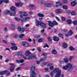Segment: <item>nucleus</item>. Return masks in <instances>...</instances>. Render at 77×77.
<instances>
[{
    "mask_svg": "<svg viewBox=\"0 0 77 77\" xmlns=\"http://www.w3.org/2000/svg\"><path fill=\"white\" fill-rule=\"evenodd\" d=\"M16 9V8L14 6H12L11 8V11H14Z\"/></svg>",
    "mask_w": 77,
    "mask_h": 77,
    "instance_id": "nucleus-28",
    "label": "nucleus"
},
{
    "mask_svg": "<svg viewBox=\"0 0 77 77\" xmlns=\"http://www.w3.org/2000/svg\"><path fill=\"white\" fill-rule=\"evenodd\" d=\"M9 12H10V11H5L4 12V14H9Z\"/></svg>",
    "mask_w": 77,
    "mask_h": 77,
    "instance_id": "nucleus-36",
    "label": "nucleus"
},
{
    "mask_svg": "<svg viewBox=\"0 0 77 77\" xmlns=\"http://www.w3.org/2000/svg\"><path fill=\"white\" fill-rule=\"evenodd\" d=\"M68 68L69 69H72L74 68L73 64L70 63H68L66 66L63 67L64 69H67Z\"/></svg>",
    "mask_w": 77,
    "mask_h": 77,
    "instance_id": "nucleus-3",
    "label": "nucleus"
},
{
    "mask_svg": "<svg viewBox=\"0 0 77 77\" xmlns=\"http://www.w3.org/2000/svg\"><path fill=\"white\" fill-rule=\"evenodd\" d=\"M62 8L63 9H67L68 8V6L66 5H63L62 6Z\"/></svg>",
    "mask_w": 77,
    "mask_h": 77,
    "instance_id": "nucleus-32",
    "label": "nucleus"
},
{
    "mask_svg": "<svg viewBox=\"0 0 77 77\" xmlns=\"http://www.w3.org/2000/svg\"><path fill=\"white\" fill-rule=\"evenodd\" d=\"M10 15L11 16H14V15H15V11H13L10 13Z\"/></svg>",
    "mask_w": 77,
    "mask_h": 77,
    "instance_id": "nucleus-20",
    "label": "nucleus"
},
{
    "mask_svg": "<svg viewBox=\"0 0 77 77\" xmlns=\"http://www.w3.org/2000/svg\"><path fill=\"white\" fill-rule=\"evenodd\" d=\"M3 2L5 3H9V0H2Z\"/></svg>",
    "mask_w": 77,
    "mask_h": 77,
    "instance_id": "nucleus-37",
    "label": "nucleus"
},
{
    "mask_svg": "<svg viewBox=\"0 0 77 77\" xmlns=\"http://www.w3.org/2000/svg\"><path fill=\"white\" fill-rule=\"evenodd\" d=\"M45 31V30H44V29L42 30L41 31V33H43V32H44Z\"/></svg>",
    "mask_w": 77,
    "mask_h": 77,
    "instance_id": "nucleus-61",
    "label": "nucleus"
},
{
    "mask_svg": "<svg viewBox=\"0 0 77 77\" xmlns=\"http://www.w3.org/2000/svg\"><path fill=\"white\" fill-rule=\"evenodd\" d=\"M42 23V22L39 21L38 20H36L35 21L36 25H37V26H41Z\"/></svg>",
    "mask_w": 77,
    "mask_h": 77,
    "instance_id": "nucleus-11",
    "label": "nucleus"
},
{
    "mask_svg": "<svg viewBox=\"0 0 77 77\" xmlns=\"http://www.w3.org/2000/svg\"><path fill=\"white\" fill-rule=\"evenodd\" d=\"M67 24H71V23H72V21L71 20L68 19L67 20Z\"/></svg>",
    "mask_w": 77,
    "mask_h": 77,
    "instance_id": "nucleus-18",
    "label": "nucleus"
},
{
    "mask_svg": "<svg viewBox=\"0 0 77 77\" xmlns=\"http://www.w3.org/2000/svg\"><path fill=\"white\" fill-rule=\"evenodd\" d=\"M37 50L38 51H41V48L40 47H38L37 48Z\"/></svg>",
    "mask_w": 77,
    "mask_h": 77,
    "instance_id": "nucleus-43",
    "label": "nucleus"
},
{
    "mask_svg": "<svg viewBox=\"0 0 77 77\" xmlns=\"http://www.w3.org/2000/svg\"><path fill=\"white\" fill-rule=\"evenodd\" d=\"M48 26L50 27H53L54 26V25H57V23L55 21H53V23H52V22L49 21H48Z\"/></svg>",
    "mask_w": 77,
    "mask_h": 77,
    "instance_id": "nucleus-5",
    "label": "nucleus"
},
{
    "mask_svg": "<svg viewBox=\"0 0 77 77\" xmlns=\"http://www.w3.org/2000/svg\"><path fill=\"white\" fill-rule=\"evenodd\" d=\"M51 52L52 54H57V51H56V50L55 49L52 50Z\"/></svg>",
    "mask_w": 77,
    "mask_h": 77,
    "instance_id": "nucleus-22",
    "label": "nucleus"
},
{
    "mask_svg": "<svg viewBox=\"0 0 77 77\" xmlns=\"http://www.w3.org/2000/svg\"><path fill=\"white\" fill-rule=\"evenodd\" d=\"M28 41L29 42H31V41H32V39L30 38H28Z\"/></svg>",
    "mask_w": 77,
    "mask_h": 77,
    "instance_id": "nucleus-62",
    "label": "nucleus"
},
{
    "mask_svg": "<svg viewBox=\"0 0 77 77\" xmlns=\"http://www.w3.org/2000/svg\"><path fill=\"white\" fill-rule=\"evenodd\" d=\"M54 71L56 72L57 73L55 77H60L61 75V70H59V68H56L54 69Z\"/></svg>",
    "mask_w": 77,
    "mask_h": 77,
    "instance_id": "nucleus-4",
    "label": "nucleus"
},
{
    "mask_svg": "<svg viewBox=\"0 0 77 77\" xmlns=\"http://www.w3.org/2000/svg\"><path fill=\"white\" fill-rule=\"evenodd\" d=\"M30 70L32 71L30 74L31 77H37L36 73L35 72V66H32L30 68Z\"/></svg>",
    "mask_w": 77,
    "mask_h": 77,
    "instance_id": "nucleus-2",
    "label": "nucleus"
},
{
    "mask_svg": "<svg viewBox=\"0 0 77 77\" xmlns=\"http://www.w3.org/2000/svg\"><path fill=\"white\" fill-rule=\"evenodd\" d=\"M72 23L74 25H76L77 23V20H74V21H73L72 22Z\"/></svg>",
    "mask_w": 77,
    "mask_h": 77,
    "instance_id": "nucleus-35",
    "label": "nucleus"
},
{
    "mask_svg": "<svg viewBox=\"0 0 77 77\" xmlns=\"http://www.w3.org/2000/svg\"><path fill=\"white\" fill-rule=\"evenodd\" d=\"M62 47L64 48H66L67 47V44L66 43H64Z\"/></svg>",
    "mask_w": 77,
    "mask_h": 77,
    "instance_id": "nucleus-21",
    "label": "nucleus"
},
{
    "mask_svg": "<svg viewBox=\"0 0 77 77\" xmlns=\"http://www.w3.org/2000/svg\"><path fill=\"white\" fill-rule=\"evenodd\" d=\"M56 12L57 14H59L60 13L62 12H63V10L62 9H58L56 10Z\"/></svg>",
    "mask_w": 77,
    "mask_h": 77,
    "instance_id": "nucleus-12",
    "label": "nucleus"
},
{
    "mask_svg": "<svg viewBox=\"0 0 77 77\" xmlns=\"http://www.w3.org/2000/svg\"><path fill=\"white\" fill-rule=\"evenodd\" d=\"M71 14L72 15H75L77 14V13L75 12L72 11L71 13Z\"/></svg>",
    "mask_w": 77,
    "mask_h": 77,
    "instance_id": "nucleus-29",
    "label": "nucleus"
},
{
    "mask_svg": "<svg viewBox=\"0 0 77 77\" xmlns=\"http://www.w3.org/2000/svg\"><path fill=\"white\" fill-rule=\"evenodd\" d=\"M49 69L50 70H53V69H54V67L53 66H51L49 67Z\"/></svg>",
    "mask_w": 77,
    "mask_h": 77,
    "instance_id": "nucleus-44",
    "label": "nucleus"
},
{
    "mask_svg": "<svg viewBox=\"0 0 77 77\" xmlns=\"http://www.w3.org/2000/svg\"><path fill=\"white\" fill-rule=\"evenodd\" d=\"M67 0H64L63 1V2L64 3H67Z\"/></svg>",
    "mask_w": 77,
    "mask_h": 77,
    "instance_id": "nucleus-50",
    "label": "nucleus"
},
{
    "mask_svg": "<svg viewBox=\"0 0 77 77\" xmlns=\"http://www.w3.org/2000/svg\"><path fill=\"white\" fill-rule=\"evenodd\" d=\"M53 40L54 41H59V38H58L57 37H54L53 38Z\"/></svg>",
    "mask_w": 77,
    "mask_h": 77,
    "instance_id": "nucleus-27",
    "label": "nucleus"
},
{
    "mask_svg": "<svg viewBox=\"0 0 77 77\" xmlns=\"http://www.w3.org/2000/svg\"><path fill=\"white\" fill-rule=\"evenodd\" d=\"M69 49L71 51H74L75 50V48L72 46H70L69 47Z\"/></svg>",
    "mask_w": 77,
    "mask_h": 77,
    "instance_id": "nucleus-26",
    "label": "nucleus"
},
{
    "mask_svg": "<svg viewBox=\"0 0 77 77\" xmlns=\"http://www.w3.org/2000/svg\"><path fill=\"white\" fill-rule=\"evenodd\" d=\"M61 19L62 20V21H65L66 20V18L64 17H61Z\"/></svg>",
    "mask_w": 77,
    "mask_h": 77,
    "instance_id": "nucleus-39",
    "label": "nucleus"
},
{
    "mask_svg": "<svg viewBox=\"0 0 77 77\" xmlns=\"http://www.w3.org/2000/svg\"><path fill=\"white\" fill-rule=\"evenodd\" d=\"M55 18L56 19V20H57V21H60V19H59V18L58 17H57V16L55 17Z\"/></svg>",
    "mask_w": 77,
    "mask_h": 77,
    "instance_id": "nucleus-49",
    "label": "nucleus"
},
{
    "mask_svg": "<svg viewBox=\"0 0 77 77\" xmlns=\"http://www.w3.org/2000/svg\"><path fill=\"white\" fill-rule=\"evenodd\" d=\"M8 72L6 71H5L3 72H0V75H4L5 73H7Z\"/></svg>",
    "mask_w": 77,
    "mask_h": 77,
    "instance_id": "nucleus-15",
    "label": "nucleus"
},
{
    "mask_svg": "<svg viewBox=\"0 0 77 77\" xmlns=\"http://www.w3.org/2000/svg\"><path fill=\"white\" fill-rule=\"evenodd\" d=\"M64 35H65V36H66L67 37L70 36V35H69V34L68 33V34H66L65 33L64 34Z\"/></svg>",
    "mask_w": 77,
    "mask_h": 77,
    "instance_id": "nucleus-52",
    "label": "nucleus"
},
{
    "mask_svg": "<svg viewBox=\"0 0 77 77\" xmlns=\"http://www.w3.org/2000/svg\"><path fill=\"white\" fill-rule=\"evenodd\" d=\"M15 19L16 21H20V20H21V17L20 18V19L19 18H18L17 17H15Z\"/></svg>",
    "mask_w": 77,
    "mask_h": 77,
    "instance_id": "nucleus-30",
    "label": "nucleus"
},
{
    "mask_svg": "<svg viewBox=\"0 0 77 77\" xmlns=\"http://www.w3.org/2000/svg\"><path fill=\"white\" fill-rule=\"evenodd\" d=\"M44 5L45 7H51V4L50 3H47L45 4Z\"/></svg>",
    "mask_w": 77,
    "mask_h": 77,
    "instance_id": "nucleus-14",
    "label": "nucleus"
},
{
    "mask_svg": "<svg viewBox=\"0 0 77 77\" xmlns=\"http://www.w3.org/2000/svg\"><path fill=\"white\" fill-rule=\"evenodd\" d=\"M43 41V38H41L40 39H39L38 40V42H42Z\"/></svg>",
    "mask_w": 77,
    "mask_h": 77,
    "instance_id": "nucleus-40",
    "label": "nucleus"
},
{
    "mask_svg": "<svg viewBox=\"0 0 77 77\" xmlns=\"http://www.w3.org/2000/svg\"><path fill=\"white\" fill-rule=\"evenodd\" d=\"M31 54V53L29 51H26L25 53V55L26 56H29L28 58V60H30V59H32V58H33V57L34 59H37V57L36 56V55H30Z\"/></svg>",
    "mask_w": 77,
    "mask_h": 77,
    "instance_id": "nucleus-1",
    "label": "nucleus"
},
{
    "mask_svg": "<svg viewBox=\"0 0 77 77\" xmlns=\"http://www.w3.org/2000/svg\"><path fill=\"white\" fill-rule=\"evenodd\" d=\"M24 62V60L23 59H21L20 60V63H23Z\"/></svg>",
    "mask_w": 77,
    "mask_h": 77,
    "instance_id": "nucleus-47",
    "label": "nucleus"
},
{
    "mask_svg": "<svg viewBox=\"0 0 77 77\" xmlns=\"http://www.w3.org/2000/svg\"><path fill=\"white\" fill-rule=\"evenodd\" d=\"M10 65L11 66L10 71V72H13L14 71V64L10 63Z\"/></svg>",
    "mask_w": 77,
    "mask_h": 77,
    "instance_id": "nucleus-7",
    "label": "nucleus"
},
{
    "mask_svg": "<svg viewBox=\"0 0 77 77\" xmlns=\"http://www.w3.org/2000/svg\"><path fill=\"white\" fill-rule=\"evenodd\" d=\"M6 71L7 72L5 73H6L7 75H11V73H10L9 72H8V71Z\"/></svg>",
    "mask_w": 77,
    "mask_h": 77,
    "instance_id": "nucleus-46",
    "label": "nucleus"
},
{
    "mask_svg": "<svg viewBox=\"0 0 77 77\" xmlns=\"http://www.w3.org/2000/svg\"><path fill=\"white\" fill-rule=\"evenodd\" d=\"M76 5V2H73L71 3V5L72 6H74Z\"/></svg>",
    "mask_w": 77,
    "mask_h": 77,
    "instance_id": "nucleus-25",
    "label": "nucleus"
},
{
    "mask_svg": "<svg viewBox=\"0 0 77 77\" xmlns=\"http://www.w3.org/2000/svg\"><path fill=\"white\" fill-rule=\"evenodd\" d=\"M56 4H58L60 6H62V3H61L60 2H56Z\"/></svg>",
    "mask_w": 77,
    "mask_h": 77,
    "instance_id": "nucleus-38",
    "label": "nucleus"
},
{
    "mask_svg": "<svg viewBox=\"0 0 77 77\" xmlns=\"http://www.w3.org/2000/svg\"><path fill=\"white\" fill-rule=\"evenodd\" d=\"M24 34H21L19 35V37L22 40L23 39V38L24 37Z\"/></svg>",
    "mask_w": 77,
    "mask_h": 77,
    "instance_id": "nucleus-24",
    "label": "nucleus"
},
{
    "mask_svg": "<svg viewBox=\"0 0 77 77\" xmlns=\"http://www.w3.org/2000/svg\"><path fill=\"white\" fill-rule=\"evenodd\" d=\"M11 28L12 30H15V25H11Z\"/></svg>",
    "mask_w": 77,
    "mask_h": 77,
    "instance_id": "nucleus-19",
    "label": "nucleus"
},
{
    "mask_svg": "<svg viewBox=\"0 0 77 77\" xmlns=\"http://www.w3.org/2000/svg\"><path fill=\"white\" fill-rule=\"evenodd\" d=\"M51 65H52V63H49L48 65L47 66H51Z\"/></svg>",
    "mask_w": 77,
    "mask_h": 77,
    "instance_id": "nucleus-59",
    "label": "nucleus"
},
{
    "mask_svg": "<svg viewBox=\"0 0 77 77\" xmlns=\"http://www.w3.org/2000/svg\"><path fill=\"white\" fill-rule=\"evenodd\" d=\"M30 18L29 17H26L24 19V17H23V16L20 17V21L21 22H23V21H27L29 20H30Z\"/></svg>",
    "mask_w": 77,
    "mask_h": 77,
    "instance_id": "nucleus-6",
    "label": "nucleus"
},
{
    "mask_svg": "<svg viewBox=\"0 0 77 77\" xmlns=\"http://www.w3.org/2000/svg\"><path fill=\"white\" fill-rule=\"evenodd\" d=\"M60 77H64V75L63 74H62Z\"/></svg>",
    "mask_w": 77,
    "mask_h": 77,
    "instance_id": "nucleus-64",
    "label": "nucleus"
},
{
    "mask_svg": "<svg viewBox=\"0 0 77 77\" xmlns=\"http://www.w3.org/2000/svg\"><path fill=\"white\" fill-rule=\"evenodd\" d=\"M21 69V67H19L17 68L16 70V71H18V70H19V69Z\"/></svg>",
    "mask_w": 77,
    "mask_h": 77,
    "instance_id": "nucleus-54",
    "label": "nucleus"
},
{
    "mask_svg": "<svg viewBox=\"0 0 77 77\" xmlns=\"http://www.w3.org/2000/svg\"><path fill=\"white\" fill-rule=\"evenodd\" d=\"M54 73V72H51V73L50 74V75H51V77H53L54 75H53V73Z\"/></svg>",
    "mask_w": 77,
    "mask_h": 77,
    "instance_id": "nucleus-48",
    "label": "nucleus"
},
{
    "mask_svg": "<svg viewBox=\"0 0 77 77\" xmlns=\"http://www.w3.org/2000/svg\"><path fill=\"white\" fill-rule=\"evenodd\" d=\"M18 31H19V32H20V33H23V32H24V31L25 30L23 28H21V26L18 27Z\"/></svg>",
    "mask_w": 77,
    "mask_h": 77,
    "instance_id": "nucleus-10",
    "label": "nucleus"
},
{
    "mask_svg": "<svg viewBox=\"0 0 77 77\" xmlns=\"http://www.w3.org/2000/svg\"><path fill=\"white\" fill-rule=\"evenodd\" d=\"M37 16L39 17H44V15L41 13L37 14Z\"/></svg>",
    "mask_w": 77,
    "mask_h": 77,
    "instance_id": "nucleus-17",
    "label": "nucleus"
},
{
    "mask_svg": "<svg viewBox=\"0 0 77 77\" xmlns=\"http://www.w3.org/2000/svg\"><path fill=\"white\" fill-rule=\"evenodd\" d=\"M64 61L65 63H68V60L67 58H65L64 59Z\"/></svg>",
    "mask_w": 77,
    "mask_h": 77,
    "instance_id": "nucleus-33",
    "label": "nucleus"
},
{
    "mask_svg": "<svg viewBox=\"0 0 77 77\" xmlns=\"http://www.w3.org/2000/svg\"><path fill=\"white\" fill-rule=\"evenodd\" d=\"M16 7L22 6H23V3L21 2H19V3H16Z\"/></svg>",
    "mask_w": 77,
    "mask_h": 77,
    "instance_id": "nucleus-13",
    "label": "nucleus"
},
{
    "mask_svg": "<svg viewBox=\"0 0 77 77\" xmlns=\"http://www.w3.org/2000/svg\"><path fill=\"white\" fill-rule=\"evenodd\" d=\"M45 46H46V47H48H48H49L48 45L47 44V43H45Z\"/></svg>",
    "mask_w": 77,
    "mask_h": 77,
    "instance_id": "nucleus-58",
    "label": "nucleus"
},
{
    "mask_svg": "<svg viewBox=\"0 0 77 77\" xmlns=\"http://www.w3.org/2000/svg\"><path fill=\"white\" fill-rule=\"evenodd\" d=\"M18 37V36L17 34H15L14 36V38L16 39H17Z\"/></svg>",
    "mask_w": 77,
    "mask_h": 77,
    "instance_id": "nucleus-45",
    "label": "nucleus"
},
{
    "mask_svg": "<svg viewBox=\"0 0 77 77\" xmlns=\"http://www.w3.org/2000/svg\"><path fill=\"white\" fill-rule=\"evenodd\" d=\"M21 54H22V52H20L17 53L18 55H20L21 56H22V57H24V55Z\"/></svg>",
    "mask_w": 77,
    "mask_h": 77,
    "instance_id": "nucleus-31",
    "label": "nucleus"
},
{
    "mask_svg": "<svg viewBox=\"0 0 77 77\" xmlns=\"http://www.w3.org/2000/svg\"><path fill=\"white\" fill-rule=\"evenodd\" d=\"M47 65L46 62H44L42 63V65Z\"/></svg>",
    "mask_w": 77,
    "mask_h": 77,
    "instance_id": "nucleus-60",
    "label": "nucleus"
},
{
    "mask_svg": "<svg viewBox=\"0 0 77 77\" xmlns=\"http://www.w3.org/2000/svg\"><path fill=\"white\" fill-rule=\"evenodd\" d=\"M22 45L24 46V47H28L29 46V44L26 42H23L22 43Z\"/></svg>",
    "mask_w": 77,
    "mask_h": 77,
    "instance_id": "nucleus-9",
    "label": "nucleus"
},
{
    "mask_svg": "<svg viewBox=\"0 0 77 77\" xmlns=\"http://www.w3.org/2000/svg\"><path fill=\"white\" fill-rule=\"evenodd\" d=\"M11 48L12 50H18V48H17V47L16 46L11 47Z\"/></svg>",
    "mask_w": 77,
    "mask_h": 77,
    "instance_id": "nucleus-23",
    "label": "nucleus"
},
{
    "mask_svg": "<svg viewBox=\"0 0 77 77\" xmlns=\"http://www.w3.org/2000/svg\"><path fill=\"white\" fill-rule=\"evenodd\" d=\"M3 42H4V43H5V44H7V41H6L3 40Z\"/></svg>",
    "mask_w": 77,
    "mask_h": 77,
    "instance_id": "nucleus-55",
    "label": "nucleus"
},
{
    "mask_svg": "<svg viewBox=\"0 0 77 77\" xmlns=\"http://www.w3.org/2000/svg\"><path fill=\"white\" fill-rule=\"evenodd\" d=\"M40 26H41L42 27H43V28H46V25L44 23H43L42 22Z\"/></svg>",
    "mask_w": 77,
    "mask_h": 77,
    "instance_id": "nucleus-16",
    "label": "nucleus"
},
{
    "mask_svg": "<svg viewBox=\"0 0 77 77\" xmlns=\"http://www.w3.org/2000/svg\"><path fill=\"white\" fill-rule=\"evenodd\" d=\"M45 60V59L41 58L40 59V62H43V61Z\"/></svg>",
    "mask_w": 77,
    "mask_h": 77,
    "instance_id": "nucleus-53",
    "label": "nucleus"
},
{
    "mask_svg": "<svg viewBox=\"0 0 77 77\" xmlns=\"http://www.w3.org/2000/svg\"><path fill=\"white\" fill-rule=\"evenodd\" d=\"M48 41H49L50 42H51V38L50 37H48Z\"/></svg>",
    "mask_w": 77,
    "mask_h": 77,
    "instance_id": "nucleus-51",
    "label": "nucleus"
},
{
    "mask_svg": "<svg viewBox=\"0 0 77 77\" xmlns=\"http://www.w3.org/2000/svg\"><path fill=\"white\" fill-rule=\"evenodd\" d=\"M11 45H12V46H15V45H16V44L14 43H11Z\"/></svg>",
    "mask_w": 77,
    "mask_h": 77,
    "instance_id": "nucleus-57",
    "label": "nucleus"
},
{
    "mask_svg": "<svg viewBox=\"0 0 77 77\" xmlns=\"http://www.w3.org/2000/svg\"><path fill=\"white\" fill-rule=\"evenodd\" d=\"M36 62L37 65H39V64H40V61H37Z\"/></svg>",
    "mask_w": 77,
    "mask_h": 77,
    "instance_id": "nucleus-56",
    "label": "nucleus"
},
{
    "mask_svg": "<svg viewBox=\"0 0 77 77\" xmlns=\"http://www.w3.org/2000/svg\"><path fill=\"white\" fill-rule=\"evenodd\" d=\"M6 50H8V51H11L10 50V49H9V48H6Z\"/></svg>",
    "mask_w": 77,
    "mask_h": 77,
    "instance_id": "nucleus-63",
    "label": "nucleus"
},
{
    "mask_svg": "<svg viewBox=\"0 0 77 77\" xmlns=\"http://www.w3.org/2000/svg\"><path fill=\"white\" fill-rule=\"evenodd\" d=\"M73 58H74V56H70L69 59V60L70 61H71V60H72V59H73Z\"/></svg>",
    "mask_w": 77,
    "mask_h": 77,
    "instance_id": "nucleus-42",
    "label": "nucleus"
},
{
    "mask_svg": "<svg viewBox=\"0 0 77 77\" xmlns=\"http://www.w3.org/2000/svg\"><path fill=\"white\" fill-rule=\"evenodd\" d=\"M59 36L60 37H61L63 39V35L62 34H59Z\"/></svg>",
    "mask_w": 77,
    "mask_h": 77,
    "instance_id": "nucleus-41",
    "label": "nucleus"
},
{
    "mask_svg": "<svg viewBox=\"0 0 77 77\" xmlns=\"http://www.w3.org/2000/svg\"><path fill=\"white\" fill-rule=\"evenodd\" d=\"M27 12H23V11H20L19 13L20 14V17L22 16L23 17H24V16H27L28 15L27 14H26Z\"/></svg>",
    "mask_w": 77,
    "mask_h": 77,
    "instance_id": "nucleus-8",
    "label": "nucleus"
},
{
    "mask_svg": "<svg viewBox=\"0 0 77 77\" xmlns=\"http://www.w3.org/2000/svg\"><path fill=\"white\" fill-rule=\"evenodd\" d=\"M68 33H69V35L71 36V35H72V31H70Z\"/></svg>",
    "mask_w": 77,
    "mask_h": 77,
    "instance_id": "nucleus-34",
    "label": "nucleus"
}]
</instances>
